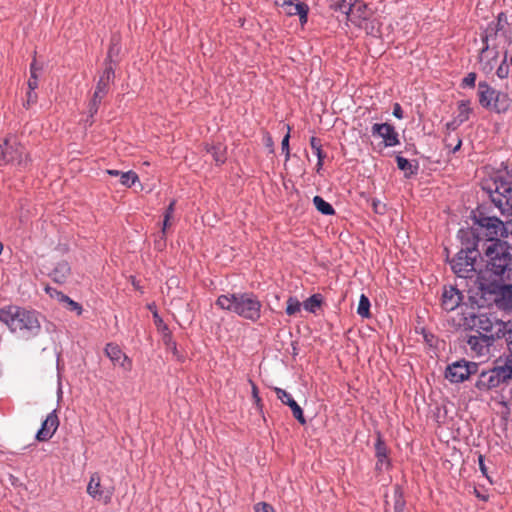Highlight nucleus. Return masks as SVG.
I'll return each mask as SVG.
<instances>
[{
  "mask_svg": "<svg viewBox=\"0 0 512 512\" xmlns=\"http://www.w3.org/2000/svg\"><path fill=\"white\" fill-rule=\"evenodd\" d=\"M495 98L493 101V105L490 108L491 110L495 111L496 113H505L510 109L511 106V99L508 96V94L496 91Z\"/></svg>",
  "mask_w": 512,
  "mask_h": 512,
  "instance_id": "nucleus-22",
  "label": "nucleus"
},
{
  "mask_svg": "<svg viewBox=\"0 0 512 512\" xmlns=\"http://www.w3.org/2000/svg\"><path fill=\"white\" fill-rule=\"evenodd\" d=\"M255 510L256 512H274L273 507L267 503L257 504Z\"/></svg>",
  "mask_w": 512,
  "mask_h": 512,
  "instance_id": "nucleus-46",
  "label": "nucleus"
},
{
  "mask_svg": "<svg viewBox=\"0 0 512 512\" xmlns=\"http://www.w3.org/2000/svg\"><path fill=\"white\" fill-rule=\"evenodd\" d=\"M375 451H376V457L378 459L377 461V468L381 469L383 464L388 465V458H387V447L384 444V442L381 440V438H378L376 444H375Z\"/></svg>",
  "mask_w": 512,
  "mask_h": 512,
  "instance_id": "nucleus-25",
  "label": "nucleus"
},
{
  "mask_svg": "<svg viewBox=\"0 0 512 512\" xmlns=\"http://www.w3.org/2000/svg\"><path fill=\"white\" fill-rule=\"evenodd\" d=\"M105 353L114 365H119L126 371H130L132 369V361L118 345L108 343L105 348Z\"/></svg>",
  "mask_w": 512,
  "mask_h": 512,
  "instance_id": "nucleus-15",
  "label": "nucleus"
},
{
  "mask_svg": "<svg viewBox=\"0 0 512 512\" xmlns=\"http://www.w3.org/2000/svg\"><path fill=\"white\" fill-rule=\"evenodd\" d=\"M510 308H512V303L509 305Z\"/></svg>",
  "mask_w": 512,
  "mask_h": 512,
  "instance_id": "nucleus-64",
  "label": "nucleus"
},
{
  "mask_svg": "<svg viewBox=\"0 0 512 512\" xmlns=\"http://www.w3.org/2000/svg\"><path fill=\"white\" fill-rule=\"evenodd\" d=\"M170 219H171V218H165V217H164V220H163V227H162V235H163V237L165 236L166 229H167L168 227H170V225H171V224H170Z\"/></svg>",
  "mask_w": 512,
  "mask_h": 512,
  "instance_id": "nucleus-51",
  "label": "nucleus"
},
{
  "mask_svg": "<svg viewBox=\"0 0 512 512\" xmlns=\"http://www.w3.org/2000/svg\"><path fill=\"white\" fill-rule=\"evenodd\" d=\"M478 462H479V468H480L482 474L485 475L487 478H489L487 475V468H486V465L484 462V457L482 455H479Z\"/></svg>",
  "mask_w": 512,
  "mask_h": 512,
  "instance_id": "nucleus-49",
  "label": "nucleus"
},
{
  "mask_svg": "<svg viewBox=\"0 0 512 512\" xmlns=\"http://www.w3.org/2000/svg\"><path fill=\"white\" fill-rule=\"evenodd\" d=\"M283 6L286 7V13L289 16L298 15L301 25H304L307 23L308 20V12L309 7L304 2H298L294 4L291 1H285L283 3Z\"/></svg>",
  "mask_w": 512,
  "mask_h": 512,
  "instance_id": "nucleus-20",
  "label": "nucleus"
},
{
  "mask_svg": "<svg viewBox=\"0 0 512 512\" xmlns=\"http://www.w3.org/2000/svg\"><path fill=\"white\" fill-rule=\"evenodd\" d=\"M29 161L24 146L16 138H6L3 144H0V166L10 164L24 169Z\"/></svg>",
  "mask_w": 512,
  "mask_h": 512,
  "instance_id": "nucleus-5",
  "label": "nucleus"
},
{
  "mask_svg": "<svg viewBox=\"0 0 512 512\" xmlns=\"http://www.w3.org/2000/svg\"><path fill=\"white\" fill-rule=\"evenodd\" d=\"M445 147L451 148L453 153L457 152L462 145V140L458 135H452L451 133H447L444 139Z\"/></svg>",
  "mask_w": 512,
  "mask_h": 512,
  "instance_id": "nucleus-31",
  "label": "nucleus"
},
{
  "mask_svg": "<svg viewBox=\"0 0 512 512\" xmlns=\"http://www.w3.org/2000/svg\"><path fill=\"white\" fill-rule=\"evenodd\" d=\"M266 145L269 147L273 146L272 138L270 136H267L266 138Z\"/></svg>",
  "mask_w": 512,
  "mask_h": 512,
  "instance_id": "nucleus-54",
  "label": "nucleus"
},
{
  "mask_svg": "<svg viewBox=\"0 0 512 512\" xmlns=\"http://www.w3.org/2000/svg\"><path fill=\"white\" fill-rule=\"evenodd\" d=\"M174 206H175V201H172L169 206L167 207L165 213H164V216L165 218H172L173 217V214H174Z\"/></svg>",
  "mask_w": 512,
  "mask_h": 512,
  "instance_id": "nucleus-50",
  "label": "nucleus"
},
{
  "mask_svg": "<svg viewBox=\"0 0 512 512\" xmlns=\"http://www.w3.org/2000/svg\"><path fill=\"white\" fill-rule=\"evenodd\" d=\"M154 317L156 318L157 322H162V319H159L157 313H154Z\"/></svg>",
  "mask_w": 512,
  "mask_h": 512,
  "instance_id": "nucleus-58",
  "label": "nucleus"
},
{
  "mask_svg": "<svg viewBox=\"0 0 512 512\" xmlns=\"http://www.w3.org/2000/svg\"><path fill=\"white\" fill-rule=\"evenodd\" d=\"M394 512H405V501L402 498L401 494L396 496L394 503Z\"/></svg>",
  "mask_w": 512,
  "mask_h": 512,
  "instance_id": "nucleus-43",
  "label": "nucleus"
},
{
  "mask_svg": "<svg viewBox=\"0 0 512 512\" xmlns=\"http://www.w3.org/2000/svg\"><path fill=\"white\" fill-rule=\"evenodd\" d=\"M40 68L37 67L36 61L34 60L30 65V78L28 80V87L30 90H35L38 87V72Z\"/></svg>",
  "mask_w": 512,
  "mask_h": 512,
  "instance_id": "nucleus-35",
  "label": "nucleus"
},
{
  "mask_svg": "<svg viewBox=\"0 0 512 512\" xmlns=\"http://www.w3.org/2000/svg\"><path fill=\"white\" fill-rule=\"evenodd\" d=\"M119 50H120V48L118 47V40L115 37H113L111 40V46L109 48L108 56H107V60L110 63L112 62V57L114 55H117Z\"/></svg>",
  "mask_w": 512,
  "mask_h": 512,
  "instance_id": "nucleus-40",
  "label": "nucleus"
},
{
  "mask_svg": "<svg viewBox=\"0 0 512 512\" xmlns=\"http://www.w3.org/2000/svg\"><path fill=\"white\" fill-rule=\"evenodd\" d=\"M478 254L476 249L460 250L451 261L453 272L461 278H471L476 272L475 259Z\"/></svg>",
  "mask_w": 512,
  "mask_h": 512,
  "instance_id": "nucleus-8",
  "label": "nucleus"
},
{
  "mask_svg": "<svg viewBox=\"0 0 512 512\" xmlns=\"http://www.w3.org/2000/svg\"><path fill=\"white\" fill-rule=\"evenodd\" d=\"M3 251V244L0 242V254L2 253Z\"/></svg>",
  "mask_w": 512,
  "mask_h": 512,
  "instance_id": "nucleus-61",
  "label": "nucleus"
},
{
  "mask_svg": "<svg viewBox=\"0 0 512 512\" xmlns=\"http://www.w3.org/2000/svg\"><path fill=\"white\" fill-rule=\"evenodd\" d=\"M310 146H311L312 150L314 151V153L316 154V156L318 158L317 165L320 168L322 166L323 159L325 158V154L322 151L321 140L319 138H316V137H311V139H310Z\"/></svg>",
  "mask_w": 512,
  "mask_h": 512,
  "instance_id": "nucleus-32",
  "label": "nucleus"
},
{
  "mask_svg": "<svg viewBox=\"0 0 512 512\" xmlns=\"http://www.w3.org/2000/svg\"><path fill=\"white\" fill-rule=\"evenodd\" d=\"M512 379V368L507 364L495 366L494 368L482 371L475 383L480 392H488L492 389L507 384Z\"/></svg>",
  "mask_w": 512,
  "mask_h": 512,
  "instance_id": "nucleus-6",
  "label": "nucleus"
},
{
  "mask_svg": "<svg viewBox=\"0 0 512 512\" xmlns=\"http://www.w3.org/2000/svg\"><path fill=\"white\" fill-rule=\"evenodd\" d=\"M502 16H503V14H502V13H501V14H499L498 19H499V20H503V17H502Z\"/></svg>",
  "mask_w": 512,
  "mask_h": 512,
  "instance_id": "nucleus-63",
  "label": "nucleus"
},
{
  "mask_svg": "<svg viewBox=\"0 0 512 512\" xmlns=\"http://www.w3.org/2000/svg\"><path fill=\"white\" fill-rule=\"evenodd\" d=\"M477 365L465 360L456 361L446 368L445 377L452 383H460L476 373Z\"/></svg>",
  "mask_w": 512,
  "mask_h": 512,
  "instance_id": "nucleus-9",
  "label": "nucleus"
},
{
  "mask_svg": "<svg viewBox=\"0 0 512 512\" xmlns=\"http://www.w3.org/2000/svg\"><path fill=\"white\" fill-rule=\"evenodd\" d=\"M393 115L398 118V119H402L403 118V110L400 106V104L398 103H395L394 104V107H393Z\"/></svg>",
  "mask_w": 512,
  "mask_h": 512,
  "instance_id": "nucleus-48",
  "label": "nucleus"
},
{
  "mask_svg": "<svg viewBox=\"0 0 512 512\" xmlns=\"http://www.w3.org/2000/svg\"><path fill=\"white\" fill-rule=\"evenodd\" d=\"M357 313L363 318L370 317V301L364 294L360 296Z\"/></svg>",
  "mask_w": 512,
  "mask_h": 512,
  "instance_id": "nucleus-34",
  "label": "nucleus"
},
{
  "mask_svg": "<svg viewBox=\"0 0 512 512\" xmlns=\"http://www.w3.org/2000/svg\"><path fill=\"white\" fill-rule=\"evenodd\" d=\"M59 427V418L57 416L56 410H53L49 413L46 419L42 422L41 428L38 430L36 434V439L39 442H45L50 440Z\"/></svg>",
  "mask_w": 512,
  "mask_h": 512,
  "instance_id": "nucleus-13",
  "label": "nucleus"
},
{
  "mask_svg": "<svg viewBox=\"0 0 512 512\" xmlns=\"http://www.w3.org/2000/svg\"><path fill=\"white\" fill-rule=\"evenodd\" d=\"M492 335L473 334L467 339V345L476 357H487L494 342Z\"/></svg>",
  "mask_w": 512,
  "mask_h": 512,
  "instance_id": "nucleus-11",
  "label": "nucleus"
},
{
  "mask_svg": "<svg viewBox=\"0 0 512 512\" xmlns=\"http://www.w3.org/2000/svg\"><path fill=\"white\" fill-rule=\"evenodd\" d=\"M0 322L18 339L29 341L41 333L40 314L17 305L0 308Z\"/></svg>",
  "mask_w": 512,
  "mask_h": 512,
  "instance_id": "nucleus-2",
  "label": "nucleus"
},
{
  "mask_svg": "<svg viewBox=\"0 0 512 512\" xmlns=\"http://www.w3.org/2000/svg\"><path fill=\"white\" fill-rule=\"evenodd\" d=\"M138 181L139 177L134 171L122 172L120 176V183L126 187H131Z\"/></svg>",
  "mask_w": 512,
  "mask_h": 512,
  "instance_id": "nucleus-37",
  "label": "nucleus"
},
{
  "mask_svg": "<svg viewBox=\"0 0 512 512\" xmlns=\"http://www.w3.org/2000/svg\"><path fill=\"white\" fill-rule=\"evenodd\" d=\"M303 304L300 303V301L295 297H289L287 299V306H286V314L289 316H294L297 313L300 312L301 306Z\"/></svg>",
  "mask_w": 512,
  "mask_h": 512,
  "instance_id": "nucleus-36",
  "label": "nucleus"
},
{
  "mask_svg": "<svg viewBox=\"0 0 512 512\" xmlns=\"http://www.w3.org/2000/svg\"><path fill=\"white\" fill-rule=\"evenodd\" d=\"M487 51V49H483L482 52H481V58L483 57V55L485 54V52Z\"/></svg>",
  "mask_w": 512,
  "mask_h": 512,
  "instance_id": "nucleus-59",
  "label": "nucleus"
},
{
  "mask_svg": "<svg viewBox=\"0 0 512 512\" xmlns=\"http://www.w3.org/2000/svg\"><path fill=\"white\" fill-rule=\"evenodd\" d=\"M339 12L346 23H351L357 28L363 29L368 35H375L378 27L372 12L367 5L360 0H338L332 5Z\"/></svg>",
  "mask_w": 512,
  "mask_h": 512,
  "instance_id": "nucleus-4",
  "label": "nucleus"
},
{
  "mask_svg": "<svg viewBox=\"0 0 512 512\" xmlns=\"http://www.w3.org/2000/svg\"><path fill=\"white\" fill-rule=\"evenodd\" d=\"M115 77L114 69L109 64L101 73L99 80L96 84L94 93L106 96L109 92L110 85L113 83Z\"/></svg>",
  "mask_w": 512,
  "mask_h": 512,
  "instance_id": "nucleus-19",
  "label": "nucleus"
},
{
  "mask_svg": "<svg viewBox=\"0 0 512 512\" xmlns=\"http://www.w3.org/2000/svg\"><path fill=\"white\" fill-rule=\"evenodd\" d=\"M207 152L211 154L217 164H222L226 160L224 148L221 145L210 146L207 148Z\"/></svg>",
  "mask_w": 512,
  "mask_h": 512,
  "instance_id": "nucleus-33",
  "label": "nucleus"
},
{
  "mask_svg": "<svg viewBox=\"0 0 512 512\" xmlns=\"http://www.w3.org/2000/svg\"><path fill=\"white\" fill-rule=\"evenodd\" d=\"M154 317L156 318L157 322H162V319H159L157 313H154Z\"/></svg>",
  "mask_w": 512,
  "mask_h": 512,
  "instance_id": "nucleus-56",
  "label": "nucleus"
},
{
  "mask_svg": "<svg viewBox=\"0 0 512 512\" xmlns=\"http://www.w3.org/2000/svg\"><path fill=\"white\" fill-rule=\"evenodd\" d=\"M106 173L110 176H121L122 172L114 169H108L106 170Z\"/></svg>",
  "mask_w": 512,
  "mask_h": 512,
  "instance_id": "nucleus-53",
  "label": "nucleus"
},
{
  "mask_svg": "<svg viewBox=\"0 0 512 512\" xmlns=\"http://www.w3.org/2000/svg\"><path fill=\"white\" fill-rule=\"evenodd\" d=\"M496 89L492 88L486 82H479L478 84V98L482 107L490 109L493 105Z\"/></svg>",
  "mask_w": 512,
  "mask_h": 512,
  "instance_id": "nucleus-21",
  "label": "nucleus"
},
{
  "mask_svg": "<svg viewBox=\"0 0 512 512\" xmlns=\"http://www.w3.org/2000/svg\"><path fill=\"white\" fill-rule=\"evenodd\" d=\"M34 90H30L27 93V100L24 106L27 108L30 107V105L35 104L37 101V94L33 92Z\"/></svg>",
  "mask_w": 512,
  "mask_h": 512,
  "instance_id": "nucleus-45",
  "label": "nucleus"
},
{
  "mask_svg": "<svg viewBox=\"0 0 512 512\" xmlns=\"http://www.w3.org/2000/svg\"><path fill=\"white\" fill-rule=\"evenodd\" d=\"M275 393H276L278 399L283 404L288 405L291 408L293 416L299 421V423L305 424L306 419L304 417L302 408L293 399L291 394L281 388H275Z\"/></svg>",
  "mask_w": 512,
  "mask_h": 512,
  "instance_id": "nucleus-17",
  "label": "nucleus"
},
{
  "mask_svg": "<svg viewBox=\"0 0 512 512\" xmlns=\"http://www.w3.org/2000/svg\"><path fill=\"white\" fill-rule=\"evenodd\" d=\"M476 77L477 76L474 72L467 74V76L462 80L461 86L473 88L475 86Z\"/></svg>",
  "mask_w": 512,
  "mask_h": 512,
  "instance_id": "nucleus-41",
  "label": "nucleus"
},
{
  "mask_svg": "<svg viewBox=\"0 0 512 512\" xmlns=\"http://www.w3.org/2000/svg\"><path fill=\"white\" fill-rule=\"evenodd\" d=\"M322 305V296L314 294L303 302V307L306 311L315 313Z\"/></svg>",
  "mask_w": 512,
  "mask_h": 512,
  "instance_id": "nucleus-28",
  "label": "nucleus"
},
{
  "mask_svg": "<svg viewBox=\"0 0 512 512\" xmlns=\"http://www.w3.org/2000/svg\"><path fill=\"white\" fill-rule=\"evenodd\" d=\"M249 382H250L251 387H252V397L254 399V403L256 404V406L258 408H261L262 407V400L259 397L258 388H257L256 384L252 380H249Z\"/></svg>",
  "mask_w": 512,
  "mask_h": 512,
  "instance_id": "nucleus-42",
  "label": "nucleus"
},
{
  "mask_svg": "<svg viewBox=\"0 0 512 512\" xmlns=\"http://www.w3.org/2000/svg\"><path fill=\"white\" fill-rule=\"evenodd\" d=\"M497 55H498V53H497V52H495V54H494V56H493V60H494V61H496V59H497Z\"/></svg>",
  "mask_w": 512,
  "mask_h": 512,
  "instance_id": "nucleus-60",
  "label": "nucleus"
},
{
  "mask_svg": "<svg viewBox=\"0 0 512 512\" xmlns=\"http://www.w3.org/2000/svg\"><path fill=\"white\" fill-rule=\"evenodd\" d=\"M501 338L505 339L507 349L509 351V355L507 356L505 364H507L510 368H512V322H510V324H508V327L502 333Z\"/></svg>",
  "mask_w": 512,
  "mask_h": 512,
  "instance_id": "nucleus-29",
  "label": "nucleus"
},
{
  "mask_svg": "<svg viewBox=\"0 0 512 512\" xmlns=\"http://www.w3.org/2000/svg\"><path fill=\"white\" fill-rule=\"evenodd\" d=\"M46 292L50 294V296H54V294L52 292L55 293V296L57 297V299L60 301V302H63V303H66L67 304V308L71 311H76L78 315H80L82 313V307L79 303L73 301L72 299H70L67 295L63 294L62 292H58L56 290H53L49 287L46 288Z\"/></svg>",
  "mask_w": 512,
  "mask_h": 512,
  "instance_id": "nucleus-24",
  "label": "nucleus"
},
{
  "mask_svg": "<svg viewBox=\"0 0 512 512\" xmlns=\"http://www.w3.org/2000/svg\"><path fill=\"white\" fill-rule=\"evenodd\" d=\"M502 16H503V14H502V13H501V14H499L498 19H499V20H503V17H502Z\"/></svg>",
  "mask_w": 512,
  "mask_h": 512,
  "instance_id": "nucleus-62",
  "label": "nucleus"
},
{
  "mask_svg": "<svg viewBox=\"0 0 512 512\" xmlns=\"http://www.w3.org/2000/svg\"><path fill=\"white\" fill-rule=\"evenodd\" d=\"M462 300L461 293L453 286L444 287L442 293V307L446 311L457 308Z\"/></svg>",
  "mask_w": 512,
  "mask_h": 512,
  "instance_id": "nucleus-18",
  "label": "nucleus"
},
{
  "mask_svg": "<svg viewBox=\"0 0 512 512\" xmlns=\"http://www.w3.org/2000/svg\"><path fill=\"white\" fill-rule=\"evenodd\" d=\"M477 223L484 230V235L490 243L499 240L497 237L503 235L505 231L503 222L497 217L480 216Z\"/></svg>",
  "mask_w": 512,
  "mask_h": 512,
  "instance_id": "nucleus-12",
  "label": "nucleus"
},
{
  "mask_svg": "<svg viewBox=\"0 0 512 512\" xmlns=\"http://www.w3.org/2000/svg\"><path fill=\"white\" fill-rule=\"evenodd\" d=\"M216 305L252 322L261 317L262 304L252 292L222 294L217 298Z\"/></svg>",
  "mask_w": 512,
  "mask_h": 512,
  "instance_id": "nucleus-3",
  "label": "nucleus"
},
{
  "mask_svg": "<svg viewBox=\"0 0 512 512\" xmlns=\"http://www.w3.org/2000/svg\"><path fill=\"white\" fill-rule=\"evenodd\" d=\"M87 493L93 499L101 501L103 504L107 505L112 500V496L114 494V488L113 487L103 488L101 485L100 475L98 473H93L91 475L89 483L87 485Z\"/></svg>",
  "mask_w": 512,
  "mask_h": 512,
  "instance_id": "nucleus-10",
  "label": "nucleus"
},
{
  "mask_svg": "<svg viewBox=\"0 0 512 512\" xmlns=\"http://www.w3.org/2000/svg\"><path fill=\"white\" fill-rule=\"evenodd\" d=\"M104 97L105 96L93 93V96L88 105V112L91 117H93L98 112V109Z\"/></svg>",
  "mask_w": 512,
  "mask_h": 512,
  "instance_id": "nucleus-38",
  "label": "nucleus"
},
{
  "mask_svg": "<svg viewBox=\"0 0 512 512\" xmlns=\"http://www.w3.org/2000/svg\"><path fill=\"white\" fill-rule=\"evenodd\" d=\"M154 317L156 318L157 322H162V319H159L157 313H154Z\"/></svg>",
  "mask_w": 512,
  "mask_h": 512,
  "instance_id": "nucleus-55",
  "label": "nucleus"
},
{
  "mask_svg": "<svg viewBox=\"0 0 512 512\" xmlns=\"http://www.w3.org/2000/svg\"><path fill=\"white\" fill-rule=\"evenodd\" d=\"M460 125L461 123L454 117L452 121L446 124V130L450 133L451 131H455Z\"/></svg>",
  "mask_w": 512,
  "mask_h": 512,
  "instance_id": "nucleus-47",
  "label": "nucleus"
},
{
  "mask_svg": "<svg viewBox=\"0 0 512 512\" xmlns=\"http://www.w3.org/2000/svg\"><path fill=\"white\" fill-rule=\"evenodd\" d=\"M507 59H508L507 52H505L503 61L501 62V64L499 65V67L496 70V75L500 79H506L509 76L510 67H509V64L507 63Z\"/></svg>",
  "mask_w": 512,
  "mask_h": 512,
  "instance_id": "nucleus-39",
  "label": "nucleus"
},
{
  "mask_svg": "<svg viewBox=\"0 0 512 512\" xmlns=\"http://www.w3.org/2000/svg\"><path fill=\"white\" fill-rule=\"evenodd\" d=\"M373 135L381 137L385 146L392 147L399 144L398 133L395 128L388 123L378 124L375 123L371 130Z\"/></svg>",
  "mask_w": 512,
  "mask_h": 512,
  "instance_id": "nucleus-14",
  "label": "nucleus"
},
{
  "mask_svg": "<svg viewBox=\"0 0 512 512\" xmlns=\"http://www.w3.org/2000/svg\"><path fill=\"white\" fill-rule=\"evenodd\" d=\"M492 202L499 208L504 216L512 215V189L508 186H503V192H497L492 195Z\"/></svg>",
  "mask_w": 512,
  "mask_h": 512,
  "instance_id": "nucleus-16",
  "label": "nucleus"
},
{
  "mask_svg": "<svg viewBox=\"0 0 512 512\" xmlns=\"http://www.w3.org/2000/svg\"><path fill=\"white\" fill-rule=\"evenodd\" d=\"M289 139H290V134L289 132L284 136V138L282 139V142H281V146H282V151L285 152L286 154V160L289 159Z\"/></svg>",
  "mask_w": 512,
  "mask_h": 512,
  "instance_id": "nucleus-44",
  "label": "nucleus"
},
{
  "mask_svg": "<svg viewBox=\"0 0 512 512\" xmlns=\"http://www.w3.org/2000/svg\"><path fill=\"white\" fill-rule=\"evenodd\" d=\"M154 317L156 318L157 322H162V319H159L157 313H154Z\"/></svg>",
  "mask_w": 512,
  "mask_h": 512,
  "instance_id": "nucleus-57",
  "label": "nucleus"
},
{
  "mask_svg": "<svg viewBox=\"0 0 512 512\" xmlns=\"http://www.w3.org/2000/svg\"><path fill=\"white\" fill-rule=\"evenodd\" d=\"M313 203L316 209L324 215H333L335 213L334 208L331 204L326 202L322 197L315 196L313 198Z\"/></svg>",
  "mask_w": 512,
  "mask_h": 512,
  "instance_id": "nucleus-30",
  "label": "nucleus"
},
{
  "mask_svg": "<svg viewBox=\"0 0 512 512\" xmlns=\"http://www.w3.org/2000/svg\"><path fill=\"white\" fill-rule=\"evenodd\" d=\"M70 266L66 261H60L50 273L53 281L56 283H64L70 275Z\"/></svg>",
  "mask_w": 512,
  "mask_h": 512,
  "instance_id": "nucleus-23",
  "label": "nucleus"
},
{
  "mask_svg": "<svg viewBox=\"0 0 512 512\" xmlns=\"http://www.w3.org/2000/svg\"><path fill=\"white\" fill-rule=\"evenodd\" d=\"M485 269L479 272L482 286L496 293L497 290L511 292L512 285L507 281L512 276V247L506 242L496 240L485 248Z\"/></svg>",
  "mask_w": 512,
  "mask_h": 512,
  "instance_id": "nucleus-1",
  "label": "nucleus"
},
{
  "mask_svg": "<svg viewBox=\"0 0 512 512\" xmlns=\"http://www.w3.org/2000/svg\"><path fill=\"white\" fill-rule=\"evenodd\" d=\"M471 112L472 109L470 108V101L462 100L458 102L457 115L455 117L461 124H463L469 119Z\"/></svg>",
  "mask_w": 512,
  "mask_h": 512,
  "instance_id": "nucleus-26",
  "label": "nucleus"
},
{
  "mask_svg": "<svg viewBox=\"0 0 512 512\" xmlns=\"http://www.w3.org/2000/svg\"><path fill=\"white\" fill-rule=\"evenodd\" d=\"M396 162L398 168L404 172L405 177H410L417 171V166H413L408 159L398 155L396 156Z\"/></svg>",
  "mask_w": 512,
  "mask_h": 512,
  "instance_id": "nucleus-27",
  "label": "nucleus"
},
{
  "mask_svg": "<svg viewBox=\"0 0 512 512\" xmlns=\"http://www.w3.org/2000/svg\"><path fill=\"white\" fill-rule=\"evenodd\" d=\"M510 322H504L487 313H479L472 318V325L476 328L477 334L492 335L494 339L501 338Z\"/></svg>",
  "mask_w": 512,
  "mask_h": 512,
  "instance_id": "nucleus-7",
  "label": "nucleus"
},
{
  "mask_svg": "<svg viewBox=\"0 0 512 512\" xmlns=\"http://www.w3.org/2000/svg\"><path fill=\"white\" fill-rule=\"evenodd\" d=\"M482 65H483L482 69H483V71H485V72H490V71H492V69H493V67H494V65H493L491 62L483 63Z\"/></svg>",
  "mask_w": 512,
  "mask_h": 512,
  "instance_id": "nucleus-52",
  "label": "nucleus"
}]
</instances>
